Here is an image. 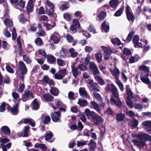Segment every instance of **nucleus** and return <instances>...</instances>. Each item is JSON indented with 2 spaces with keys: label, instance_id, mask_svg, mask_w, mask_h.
Segmentation results:
<instances>
[{
  "label": "nucleus",
  "instance_id": "1",
  "mask_svg": "<svg viewBox=\"0 0 151 151\" xmlns=\"http://www.w3.org/2000/svg\"><path fill=\"white\" fill-rule=\"evenodd\" d=\"M111 88L112 96L110 99V103L112 105H115L117 107L121 108L122 106V105L119 97L118 90L113 84H111Z\"/></svg>",
  "mask_w": 151,
  "mask_h": 151
},
{
  "label": "nucleus",
  "instance_id": "2",
  "mask_svg": "<svg viewBox=\"0 0 151 151\" xmlns=\"http://www.w3.org/2000/svg\"><path fill=\"white\" fill-rule=\"evenodd\" d=\"M134 137H137L140 140L137 139L133 140V142L136 145L138 146L140 150L141 148L143 147L146 145L145 140H151V137L146 134H138L136 135H133Z\"/></svg>",
  "mask_w": 151,
  "mask_h": 151
},
{
  "label": "nucleus",
  "instance_id": "3",
  "mask_svg": "<svg viewBox=\"0 0 151 151\" xmlns=\"http://www.w3.org/2000/svg\"><path fill=\"white\" fill-rule=\"evenodd\" d=\"M19 68L21 73H18V76L19 78L23 81L24 80V76L23 75L27 73V69L24 63L22 61H19Z\"/></svg>",
  "mask_w": 151,
  "mask_h": 151
},
{
  "label": "nucleus",
  "instance_id": "4",
  "mask_svg": "<svg viewBox=\"0 0 151 151\" xmlns=\"http://www.w3.org/2000/svg\"><path fill=\"white\" fill-rule=\"evenodd\" d=\"M111 73L113 76L115 77L116 83L119 86L120 90L123 91L124 90L123 85L118 78L119 73V70L117 69H115L113 70H111Z\"/></svg>",
  "mask_w": 151,
  "mask_h": 151
},
{
  "label": "nucleus",
  "instance_id": "5",
  "mask_svg": "<svg viewBox=\"0 0 151 151\" xmlns=\"http://www.w3.org/2000/svg\"><path fill=\"white\" fill-rule=\"evenodd\" d=\"M90 119L91 122L95 125H100L103 122L101 117L96 113L93 115H92Z\"/></svg>",
  "mask_w": 151,
  "mask_h": 151
},
{
  "label": "nucleus",
  "instance_id": "6",
  "mask_svg": "<svg viewBox=\"0 0 151 151\" xmlns=\"http://www.w3.org/2000/svg\"><path fill=\"white\" fill-rule=\"evenodd\" d=\"M46 6V11L47 14L49 15H52L54 11V5L49 0H47L45 4Z\"/></svg>",
  "mask_w": 151,
  "mask_h": 151
},
{
  "label": "nucleus",
  "instance_id": "7",
  "mask_svg": "<svg viewBox=\"0 0 151 151\" xmlns=\"http://www.w3.org/2000/svg\"><path fill=\"white\" fill-rule=\"evenodd\" d=\"M87 82L88 84L91 87L92 90L95 91H99V86L96 83H94L93 80L88 79Z\"/></svg>",
  "mask_w": 151,
  "mask_h": 151
},
{
  "label": "nucleus",
  "instance_id": "8",
  "mask_svg": "<svg viewBox=\"0 0 151 151\" xmlns=\"http://www.w3.org/2000/svg\"><path fill=\"white\" fill-rule=\"evenodd\" d=\"M73 25L70 27V29L73 32H75L77 29H80V24L78 20L76 19H73Z\"/></svg>",
  "mask_w": 151,
  "mask_h": 151
},
{
  "label": "nucleus",
  "instance_id": "9",
  "mask_svg": "<svg viewBox=\"0 0 151 151\" xmlns=\"http://www.w3.org/2000/svg\"><path fill=\"white\" fill-rule=\"evenodd\" d=\"M60 36L57 32H55L53 33L51 37V39L55 44L58 43L60 40Z\"/></svg>",
  "mask_w": 151,
  "mask_h": 151
},
{
  "label": "nucleus",
  "instance_id": "10",
  "mask_svg": "<svg viewBox=\"0 0 151 151\" xmlns=\"http://www.w3.org/2000/svg\"><path fill=\"white\" fill-rule=\"evenodd\" d=\"M19 101L20 100H18ZM19 102H17L14 106L13 108H11L10 111L12 114L13 115H16L18 114L19 112L18 107H19Z\"/></svg>",
  "mask_w": 151,
  "mask_h": 151
},
{
  "label": "nucleus",
  "instance_id": "11",
  "mask_svg": "<svg viewBox=\"0 0 151 151\" xmlns=\"http://www.w3.org/2000/svg\"><path fill=\"white\" fill-rule=\"evenodd\" d=\"M139 38L137 35L135 36L133 40V43L135 47H142V44L141 42H138Z\"/></svg>",
  "mask_w": 151,
  "mask_h": 151
},
{
  "label": "nucleus",
  "instance_id": "12",
  "mask_svg": "<svg viewBox=\"0 0 151 151\" xmlns=\"http://www.w3.org/2000/svg\"><path fill=\"white\" fill-rule=\"evenodd\" d=\"M91 58L90 55L89 54H87L86 58L84 59V63L86 65H88L90 62V60ZM76 61L80 62H82L84 60V58H82L80 59L77 58L76 59Z\"/></svg>",
  "mask_w": 151,
  "mask_h": 151
},
{
  "label": "nucleus",
  "instance_id": "13",
  "mask_svg": "<svg viewBox=\"0 0 151 151\" xmlns=\"http://www.w3.org/2000/svg\"><path fill=\"white\" fill-rule=\"evenodd\" d=\"M90 69L93 70L94 74H99L100 73L96 66L93 62L90 63Z\"/></svg>",
  "mask_w": 151,
  "mask_h": 151
},
{
  "label": "nucleus",
  "instance_id": "14",
  "mask_svg": "<svg viewBox=\"0 0 151 151\" xmlns=\"http://www.w3.org/2000/svg\"><path fill=\"white\" fill-rule=\"evenodd\" d=\"M35 0H29L27 6V10L29 13L32 12L33 10V3Z\"/></svg>",
  "mask_w": 151,
  "mask_h": 151
},
{
  "label": "nucleus",
  "instance_id": "15",
  "mask_svg": "<svg viewBox=\"0 0 151 151\" xmlns=\"http://www.w3.org/2000/svg\"><path fill=\"white\" fill-rule=\"evenodd\" d=\"M79 93L81 96L87 98H89V96L88 95L84 88H80L79 89Z\"/></svg>",
  "mask_w": 151,
  "mask_h": 151
},
{
  "label": "nucleus",
  "instance_id": "16",
  "mask_svg": "<svg viewBox=\"0 0 151 151\" xmlns=\"http://www.w3.org/2000/svg\"><path fill=\"white\" fill-rule=\"evenodd\" d=\"M51 116L53 121L56 122L59 119L60 114L58 112H55L52 113Z\"/></svg>",
  "mask_w": 151,
  "mask_h": 151
},
{
  "label": "nucleus",
  "instance_id": "17",
  "mask_svg": "<svg viewBox=\"0 0 151 151\" xmlns=\"http://www.w3.org/2000/svg\"><path fill=\"white\" fill-rule=\"evenodd\" d=\"M149 75V74H147L145 76L141 75L140 76V78L141 81L146 84H148L150 83V80L147 77Z\"/></svg>",
  "mask_w": 151,
  "mask_h": 151
},
{
  "label": "nucleus",
  "instance_id": "18",
  "mask_svg": "<svg viewBox=\"0 0 151 151\" xmlns=\"http://www.w3.org/2000/svg\"><path fill=\"white\" fill-rule=\"evenodd\" d=\"M55 103L56 105V107L53 104L51 103H50L49 104L54 110L56 109L57 108H58V106H63V103L59 100H55Z\"/></svg>",
  "mask_w": 151,
  "mask_h": 151
},
{
  "label": "nucleus",
  "instance_id": "19",
  "mask_svg": "<svg viewBox=\"0 0 151 151\" xmlns=\"http://www.w3.org/2000/svg\"><path fill=\"white\" fill-rule=\"evenodd\" d=\"M91 107H92L98 112H100L101 109L98 104L94 101H91L90 104Z\"/></svg>",
  "mask_w": 151,
  "mask_h": 151
},
{
  "label": "nucleus",
  "instance_id": "20",
  "mask_svg": "<svg viewBox=\"0 0 151 151\" xmlns=\"http://www.w3.org/2000/svg\"><path fill=\"white\" fill-rule=\"evenodd\" d=\"M42 81L48 83L50 86H53L54 85L53 81L52 80L50 79L47 76H44Z\"/></svg>",
  "mask_w": 151,
  "mask_h": 151
},
{
  "label": "nucleus",
  "instance_id": "21",
  "mask_svg": "<svg viewBox=\"0 0 151 151\" xmlns=\"http://www.w3.org/2000/svg\"><path fill=\"white\" fill-rule=\"evenodd\" d=\"M31 97L33 98L32 93L28 90L25 91L22 97V99L23 101H24V99Z\"/></svg>",
  "mask_w": 151,
  "mask_h": 151
},
{
  "label": "nucleus",
  "instance_id": "22",
  "mask_svg": "<svg viewBox=\"0 0 151 151\" xmlns=\"http://www.w3.org/2000/svg\"><path fill=\"white\" fill-rule=\"evenodd\" d=\"M84 113L88 119H90L92 115H93L95 112L93 111H91L88 109H86L84 111Z\"/></svg>",
  "mask_w": 151,
  "mask_h": 151
},
{
  "label": "nucleus",
  "instance_id": "23",
  "mask_svg": "<svg viewBox=\"0 0 151 151\" xmlns=\"http://www.w3.org/2000/svg\"><path fill=\"white\" fill-rule=\"evenodd\" d=\"M43 97L45 101L48 102L51 101L54 99V97L49 94H43Z\"/></svg>",
  "mask_w": 151,
  "mask_h": 151
},
{
  "label": "nucleus",
  "instance_id": "24",
  "mask_svg": "<svg viewBox=\"0 0 151 151\" xmlns=\"http://www.w3.org/2000/svg\"><path fill=\"white\" fill-rule=\"evenodd\" d=\"M101 28L102 30L105 32H108L109 30V24H106V22L105 21L104 22L101 24Z\"/></svg>",
  "mask_w": 151,
  "mask_h": 151
},
{
  "label": "nucleus",
  "instance_id": "25",
  "mask_svg": "<svg viewBox=\"0 0 151 151\" xmlns=\"http://www.w3.org/2000/svg\"><path fill=\"white\" fill-rule=\"evenodd\" d=\"M101 48L104 53L111 54L112 53V50L109 47L101 46Z\"/></svg>",
  "mask_w": 151,
  "mask_h": 151
},
{
  "label": "nucleus",
  "instance_id": "26",
  "mask_svg": "<svg viewBox=\"0 0 151 151\" xmlns=\"http://www.w3.org/2000/svg\"><path fill=\"white\" fill-rule=\"evenodd\" d=\"M95 58L97 60V62L98 63H100L102 61V56L101 52L98 51L95 55Z\"/></svg>",
  "mask_w": 151,
  "mask_h": 151
},
{
  "label": "nucleus",
  "instance_id": "27",
  "mask_svg": "<svg viewBox=\"0 0 151 151\" xmlns=\"http://www.w3.org/2000/svg\"><path fill=\"white\" fill-rule=\"evenodd\" d=\"M118 3V0H111L109 2L110 6L114 9H115L116 8Z\"/></svg>",
  "mask_w": 151,
  "mask_h": 151
},
{
  "label": "nucleus",
  "instance_id": "28",
  "mask_svg": "<svg viewBox=\"0 0 151 151\" xmlns=\"http://www.w3.org/2000/svg\"><path fill=\"white\" fill-rule=\"evenodd\" d=\"M50 92L54 96H57L58 95L59 91L56 88L52 87L50 89Z\"/></svg>",
  "mask_w": 151,
  "mask_h": 151
},
{
  "label": "nucleus",
  "instance_id": "29",
  "mask_svg": "<svg viewBox=\"0 0 151 151\" xmlns=\"http://www.w3.org/2000/svg\"><path fill=\"white\" fill-rule=\"evenodd\" d=\"M94 78L96 80L100 85H103L105 84V81L100 77L97 76H95Z\"/></svg>",
  "mask_w": 151,
  "mask_h": 151
},
{
  "label": "nucleus",
  "instance_id": "30",
  "mask_svg": "<svg viewBox=\"0 0 151 151\" xmlns=\"http://www.w3.org/2000/svg\"><path fill=\"white\" fill-rule=\"evenodd\" d=\"M126 91L128 96V97H132L133 99H134V96L132 97V93L129 86H126Z\"/></svg>",
  "mask_w": 151,
  "mask_h": 151
},
{
  "label": "nucleus",
  "instance_id": "31",
  "mask_svg": "<svg viewBox=\"0 0 151 151\" xmlns=\"http://www.w3.org/2000/svg\"><path fill=\"white\" fill-rule=\"evenodd\" d=\"M138 121L136 119H133L129 123V125L132 128H134L136 127L138 125Z\"/></svg>",
  "mask_w": 151,
  "mask_h": 151
},
{
  "label": "nucleus",
  "instance_id": "32",
  "mask_svg": "<svg viewBox=\"0 0 151 151\" xmlns=\"http://www.w3.org/2000/svg\"><path fill=\"white\" fill-rule=\"evenodd\" d=\"M106 15V14L105 12L102 11L99 13L97 16L99 18V20H102L105 18Z\"/></svg>",
  "mask_w": 151,
  "mask_h": 151
},
{
  "label": "nucleus",
  "instance_id": "33",
  "mask_svg": "<svg viewBox=\"0 0 151 151\" xmlns=\"http://www.w3.org/2000/svg\"><path fill=\"white\" fill-rule=\"evenodd\" d=\"M124 117V115L122 113H119L117 114L116 119L117 121H120L123 120Z\"/></svg>",
  "mask_w": 151,
  "mask_h": 151
},
{
  "label": "nucleus",
  "instance_id": "34",
  "mask_svg": "<svg viewBox=\"0 0 151 151\" xmlns=\"http://www.w3.org/2000/svg\"><path fill=\"white\" fill-rule=\"evenodd\" d=\"M2 132L5 134H9L10 133V130L8 127L6 126H4L1 128Z\"/></svg>",
  "mask_w": 151,
  "mask_h": 151
},
{
  "label": "nucleus",
  "instance_id": "35",
  "mask_svg": "<svg viewBox=\"0 0 151 151\" xmlns=\"http://www.w3.org/2000/svg\"><path fill=\"white\" fill-rule=\"evenodd\" d=\"M90 148L89 149L90 151H93L95 148L96 146V143L93 142L92 140H91L90 144Z\"/></svg>",
  "mask_w": 151,
  "mask_h": 151
},
{
  "label": "nucleus",
  "instance_id": "36",
  "mask_svg": "<svg viewBox=\"0 0 151 151\" xmlns=\"http://www.w3.org/2000/svg\"><path fill=\"white\" fill-rule=\"evenodd\" d=\"M142 125L146 127L151 128V121L146 120L143 122Z\"/></svg>",
  "mask_w": 151,
  "mask_h": 151
},
{
  "label": "nucleus",
  "instance_id": "37",
  "mask_svg": "<svg viewBox=\"0 0 151 151\" xmlns=\"http://www.w3.org/2000/svg\"><path fill=\"white\" fill-rule=\"evenodd\" d=\"M78 103L80 106L84 107L86 106L87 102L85 100L79 99L78 100Z\"/></svg>",
  "mask_w": 151,
  "mask_h": 151
},
{
  "label": "nucleus",
  "instance_id": "38",
  "mask_svg": "<svg viewBox=\"0 0 151 151\" xmlns=\"http://www.w3.org/2000/svg\"><path fill=\"white\" fill-rule=\"evenodd\" d=\"M53 135L52 132H47L45 136L46 140L50 142V139L52 137Z\"/></svg>",
  "mask_w": 151,
  "mask_h": 151
},
{
  "label": "nucleus",
  "instance_id": "39",
  "mask_svg": "<svg viewBox=\"0 0 151 151\" xmlns=\"http://www.w3.org/2000/svg\"><path fill=\"white\" fill-rule=\"evenodd\" d=\"M131 98L129 97H127L126 102L127 105L131 109H132L133 107L134 106L133 105V102L130 99Z\"/></svg>",
  "mask_w": 151,
  "mask_h": 151
},
{
  "label": "nucleus",
  "instance_id": "40",
  "mask_svg": "<svg viewBox=\"0 0 151 151\" xmlns=\"http://www.w3.org/2000/svg\"><path fill=\"white\" fill-rule=\"evenodd\" d=\"M47 59L48 61L50 63H52L56 61V58L53 56L48 55L47 56Z\"/></svg>",
  "mask_w": 151,
  "mask_h": 151
},
{
  "label": "nucleus",
  "instance_id": "41",
  "mask_svg": "<svg viewBox=\"0 0 151 151\" xmlns=\"http://www.w3.org/2000/svg\"><path fill=\"white\" fill-rule=\"evenodd\" d=\"M127 17L129 21H131L133 22L134 20V16L132 12L127 14Z\"/></svg>",
  "mask_w": 151,
  "mask_h": 151
},
{
  "label": "nucleus",
  "instance_id": "42",
  "mask_svg": "<svg viewBox=\"0 0 151 151\" xmlns=\"http://www.w3.org/2000/svg\"><path fill=\"white\" fill-rule=\"evenodd\" d=\"M139 70L140 71H143L146 72H149V71L148 67L145 65L139 66Z\"/></svg>",
  "mask_w": 151,
  "mask_h": 151
},
{
  "label": "nucleus",
  "instance_id": "43",
  "mask_svg": "<svg viewBox=\"0 0 151 151\" xmlns=\"http://www.w3.org/2000/svg\"><path fill=\"white\" fill-rule=\"evenodd\" d=\"M4 23L7 27H11L13 26L12 22L9 19H5L4 21Z\"/></svg>",
  "mask_w": 151,
  "mask_h": 151
},
{
  "label": "nucleus",
  "instance_id": "44",
  "mask_svg": "<svg viewBox=\"0 0 151 151\" xmlns=\"http://www.w3.org/2000/svg\"><path fill=\"white\" fill-rule=\"evenodd\" d=\"M134 106L135 109L139 110L142 109L144 107L142 104L138 103L134 104Z\"/></svg>",
  "mask_w": 151,
  "mask_h": 151
},
{
  "label": "nucleus",
  "instance_id": "45",
  "mask_svg": "<svg viewBox=\"0 0 151 151\" xmlns=\"http://www.w3.org/2000/svg\"><path fill=\"white\" fill-rule=\"evenodd\" d=\"M111 41L115 45H119L121 44V42L118 38L112 39Z\"/></svg>",
  "mask_w": 151,
  "mask_h": 151
},
{
  "label": "nucleus",
  "instance_id": "46",
  "mask_svg": "<svg viewBox=\"0 0 151 151\" xmlns=\"http://www.w3.org/2000/svg\"><path fill=\"white\" fill-rule=\"evenodd\" d=\"M32 105H33V108L34 109H37L39 107V104L36 100V99H35L32 102Z\"/></svg>",
  "mask_w": 151,
  "mask_h": 151
},
{
  "label": "nucleus",
  "instance_id": "47",
  "mask_svg": "<svg viewBox=\"0 0 151 151\" xmlns=\"http://www.w3.org/2000/svg\"><path fill=\"white\" fill-rule=\"evenodd\" d=\"M35 147H39L42 148L44 150H46L47 149V147L44 144H39L38 143H36L35 145Z\"/></svg>",
  "mask_w": 151,
  "mask_h": 151
},
{
  "label": "nucleus",
  "instance_id": "48",
  "mask_svg": "<svg viewBox=\"0 0 151 151\" xmlns=\"http://www.w3.org/2000/svg\"><path fill=\"white\" fill-rule=\"evenodd\" d=\"M126 114L131 117H134L135 116V114L134 112L132 110L127 111L126 112Z\"/></svg>",
  "mask_w": 151,
  "mask_h": 151
},
{
  "label": "nucleus",
  "instance_id": "49",
  "mask_svg": "<svg viewBox=\"0 0 151 151\" xmlns=\"http://www.w3.org/2000/svg\"><path fill=\"white\" fill-rule=\"evenodd\" d=\"M17 42L18 44L19 47V54H21L22 53V44L20 41V38L19 37H18L17 39Z\"/></svg>",
  "mask_w": 151,
  "mask_h": 151
},
{
  "label": "nucleus",
  "instance_id": "50",
  "mask_svg": "<svg viewBox=\"0 0 151 151\" xmlns=\"http://www.w3.org/2000/svg\"><path fill=\"white\" fill-rule=\"evenodd\" d=\"M123 53L127 55H131L132 52L130 50L127 48H125L123 51Z\"/></svg>",
  "mask_w": 151,
  "mask_h": 151
},
{
  "label": "nucleus",
  "instance_id": "51",
  "mask_svg": "<svg viewBox=\"0 0 151 151\" xmlns=\"http://www.w3.org/2000/svg\"><path fill=\"white\" fill-rule=\"evenodd\" d=\"M93 96L94 98L99 101H101L102 100V98L100 95L97 93H93Z\"/></svg>",
  "mask_w": 151,
  "mask_h": 151
},
{
  "label": "nucleus",
  "instance_id": "52",
  "mask_svg": "<svg viewBox=\"0 0 151 151\" xmlns=\"http://www.w3.org/2000/svg\"><path fill=\"white\" fill-rule=\"evenodd\" d=\"M23 60L28 64L31 63L32 62L31 60L27 56L24 55L23 56Z\"/></svg>",
  "mask_w": 151,
  "mask_h": 151
},
{
  "label": "nucleus",
  "instance_id": "53",
  "mask_svg": "<svg viewBox=\"0 0 151 151\" xmlns=\"http://www.w3.org/2000/svg\"><path fill=\"white\" fill-rule=\"evenodd\" d=\"M123 9L122 8H120L117 10L114 14V16L116 17H119L122 14Z\"/></svg>",
  "mask_w": 151,
  "mask_h": 151
},
{
  "label": "nucleus",
  "instance_id": "54",
  "mask_svg": "<svg viewBox=\"0 0 151 151\" xmlns=\"http://www.w3.org/2000/svg\"><path fill=\"white\" fill-rule=\"evenodd\" d=\"M55 25V24H54L52 26L49 24L45 23L44 24V26L46 27V29L47 30L52 29L53 27H54Z\"/></svg>",
  "mask_w": 151,
  "mask_h": 151
},
{
  "label": "nucleus",
  "instance_id": "55",
  "mask_svg": "<svg viewBox=\"0 0 151 151\" xmlns=\"http://www.w3.org/2000/svg\"><path fill=\"white\" fill-rule=\"evenodd\" d=\"M134 34V32H131L129 34L126 39V41L127 42H129L132 40V37Z\"/></svg>",
  "mask_w": 151,
  "mask_h": 151
},
{
  "label": "nucleus",
  "instance_id": "56",
  "mask_svg": "<svg viewBox=\"0 0 151 151\" xmlns=\"http://www.w3.org/2000/svg\"><path fill=\"white\" fill-rule=\"evenodd\" d=\"M35 42L37 45H43L41 39L39 37L37 38L35 40Z\"/></svg>",
  "mask_w": 151,
  "mask_h": 151
},
{
  "label": "nucleus",
  "instance_id": "57",
  "mask_svg": "<svg viewBox=\"0 0 151 151\" xmlns=\"http://www.w3.org/2000/svg\"><path fill=\"white\" fill-rule=\"evenodd\" d=\"M64 18L67 21H69L71 20V17L70 15L68 13H65L63 14Z\"/></svg>",
  "mask_w": 151,
  "mask_h": 151
},
{
  "label": "nucleus",
  "instance_id": "58",
  "mask_svg": "<svg viewBox=\"0 0 151 151\" xmlns=\"http://www.w3.org/2000/svg\"><path fill=\"white\" fill-rule=\"evenodd\" d=\"M85 51L86 52H90L92 51L93 49L92 47L89 46H86L84 48Z\"/></svg>",
  "mask_w": 151,
  "mask_h": 151
},
{
  "label": "nucleus",
  "instance_id": "59",
  "mask_svg": "<svg viewBox=\"0 0 151 151\" xmlns=\"http://www.w3.org/2000/svg\"><path fill=\"white\" fill-rule=\"evenodd\" d=\"M79 69L82 71L86 70L87 69V67L83 64H81L78 65Z\"/></svg>",
  "mask_w": 151,
  "mask_h": 151
},
{
  "label": "nucleus",
  "instance_id": "60",
  "mask_svg": "<svg viewBox=\"0 0 151 151\" xmlns=\"http://www.w3.org/2000/svg\"><path fill=\"white\" fill-rule=\"evenodd\" d=\"M6 69L8 72L10 73H14V71L13 69L8 65H6Z\"/></svg>",
  "mask_w": 151,
  "mask_h": 151
},
{
  "label": "nucleus",
  "instance_id": "61",
  "mask_svg": "<svg viewBox=\"0 0 151 151\" xmlns=\"http://www.w3.org/2000/svg\"><path fill=\"white\" fill-rule=\"evenodd\" d=\"M57 63L58 65L60 66H62L65 65L64 61L62 60L58 59L57 60Z\"/></svg>",
  "mask_w": 151,
  "mask_h": 151
},
{
  "label": "nucleus",
  "instance_id": "62",
  "mask_svg": "<svg viewBox=\"0 0 151 151\" xmlns=\"http://www.w3.org/2000/svg\"><path fill=\"white\" fill-rule=\"evenodd\" d=\"M39 54L43 56L44 58H45L47 57L45 51L43 50H38Z\"/></svg>",
  "mask_w": 151,
  "mask_h": 151
},
{
  "label": "nucleus",
  "instance_id": "63",
  "mask_svg": "<svg viewBox=\"0 0 151 151\" xmlns=\"http://www.w3.org/2000/svg\"><path fill=\"white\" fill-rule=\"evenodd\" d=\"M72 71L73 75L75 77H76L78 76L79 73L76 68L72 69Z\"/></svg>",
  "mask_w": 151,
  "mask_h": 151
},
{
  "label": "nucleus",
  "instance_id": "64",
  "mask_svg": "<svg viewBox=\"0 0 151 151\" xmlns=\"http://www.w3.org/2000/svg\"><path fill=\"white\" fill-rule=\"evenodd\" d=\"M12 95L14 99L13 100V101H15V99L18 98L19 96L18 93H17L15 92L12 93Z\"/></svg>",
  "mask_w": 151,
  "mask_h": 151
}]
</instances>
